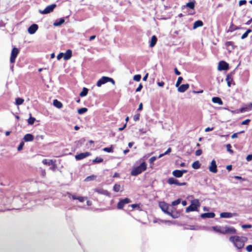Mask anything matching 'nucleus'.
Listing matches in <instances>:
<instances>
[{"mask_svg": "<svg viewBox=\"0 0 252 252\" xmlns=\"http://www.w3.org/2000/svg\"><path fill=\"white\" fill-rule=\"evenodd\" d=\"M229 241L239 250L242 249L245 243L248 241V238L244 236H239L237 235L231 236L229 238Z\"/></svg>", "mask_w": 252, "mask_h": 252, "instance_id": "obj_1", "label": "nucleus"}, {"mask_svg": "<svg viewBox=\"0 0 252 252\" xmlns=\"http://www.w3.org/2000/svg\"><path fill=\"white\" fill-rule=\"evenodd\" d=\"M212 229L216 232L220 233L222 234H235L237 233L236 229L232 226L225 225L221 226H214L212 227Z\"/></svg>", "mask_w": 252, "mask_h": 252, "instance_id": "obj_2", "label": "nucleus"}, {"mask_svg": "<svg viewBox=\"0 0 252 252\" xmlns=\"http://www.w3.org/2000/svg\"><path fill=\"white\" fill-rule=\"evenodd\" d=\"M146 169L147 164L145 161H142L139 166L134 168L131 170V175L134 176H137L146 170Z\"/></svg>", "mask_w": 252, "mask_h": 252, "instance_id": "obj_3", "label": "nucleus"}, {"mask_svg": "<svg viewBox=\"0 0 252 252\" xmlns=\"http://www.w3.org/2000/svg\"><path fill=\"white\" fill-rule=\"evenodd\" d=\"M200 203L198 199H194L191 202V204L188 206L186 209V213H189L191 211H197V208L199 207Z\"/></svg>", "mask_w": 252, "mask_h": 252, "instance_id": "obj_4", "label": "nucleus"}, {"mask_svg": "<svg viewBox=\"0 0 252 252\" xmlns=\"http://www.w3.org/2000/svg\"><path fill=\"white\" fill-rule=\"evenodd\" d=\"M108 82H110L113 84H115V81L112 78L107 76H103L97 81L96 85L97 87H100L102 85Z\"/></svg>", "mask_w": 252, "mask_h": 252, "instance_id": "obj_5", "label": "nucleus"}, {"mask_svg": "<svg viewBox=\"0 0 252 252\" xmlns=\"http://www.w3.org/2000/svg\"><path fill=\"white\" fill-rule=\"evenodd\" d=\"M57 6L56 4H52L47 6L43 10H39V12L42 14H47L52 12Z\"/></svg>", "mask_w": 252, "mask_h": 252, "instance_id": "obj_6", "label": "nucleus"}, {"mask_svg": "<svg viewBox=\"0 0 252 252\" xmlns=\"http://www.w3.org/2000/svg\"><path fill=\"white\" fill-rule=\"evenodd\" d=\"M159 206L161 210L166 214H170L171 210L168 204L165 202H161L159 204Z\"/></svg>", "mask_w": 252, "mask_h": 252, "instance_id": "obj_7", "label": "nucleus"}, {"mask_svg": "<svg viewBox=\"0 0 252 252\" xmlns=\"http://www.w3.org/2000/svg\"><path fill=\"white\" fill-rule=\"evenodd\" d=\"M130 202V200L128 198L121 199L117 204V209L119 210L123 209L126 204Z\"/></svg>", "mask_w": 252, "mask_h": 252, "instance_id": "obj_8", "label": "nucleus"}, {"mask_svg": "<svg viewBox=\"0 0 252 252\" xmlns=\"http://www.w3.org/2000/svg\"><path fill=\"white\" fill-rule=\"evenodd\" d=\"M19 50L16 47H14L11 51L10 62L11 63H14L15 62V59L18 54Z\"/></svg>", "mask_w": 252, "mask_h": 252, "instance_id": "obj_9", "label": "nucleus"}, {"mask_svg": "<svg viewBox=\"0 0 252 252\" xmlns=\"http://www.w3.org/2000/svg\"><path fill=\"white\" fill-rule=\"evenodd\" d=\"M90 155H91V154L90 152H86L85 153H81L75 155V158L77 160H80L87 158Z\"/></svg>", "mask_w": 252, "mask_h": 252, "instance_id": "obj_10", "label": "nucleus"}, {"mask_svg": "<svg viewBox=\"0 0 252 252\" xmlns=\"http://www.w3.org/2000/svg\"><path fill=\"white\" fill-rule=\"evenodd\" d=\"M38 29V26L36 24H33L30 26L28 29V32L31 34H33L35 33Z\"/></svg>", "mask_w": 252, "mask_h": 252, "instance_id": "obj_11", "label": "nucleus"}, {"mask_svg": "<svg viewBox=\"0 0 252 252\" xmlns=\"http://www.w3.org/2000/svg\"><path fill=\"white\" fill-rule=\"evenodd\" d=\"M228 68V64L227 63H226L224 61H220L218 65V70L221 71V70H227Z\"/></svg>", "mask_w": 252, "mask_h": 252, "instance_id": "obj_12", "label": "nucleus"}, {"mask_svg": "<svg viewBox=\"0 0 252 252\" xmlns=\"http://www.w3.org/2000/svg\"><path fill=\"white\" fill-rule=\"evenodd\" d=\"M237 216L236 213H231L230 212H222L220 214V217L222 218H230L233 217Z\"/></svg>", "mask_w": 252, "mask_h": 252, "instance_id": "obj_13", "label": "nucleus"}, {"mask_svg": "<svg viewBox=\"0 0 252 252\" xmlns=\"http://www.w3.org/2000/svg\"><path fill=\"white\" fill-rule=\"evenodd\" d=\"M209 169L210 171L212 173H216L217 172V171H218L216 161L214 159L212 160L211 163V165L210 166Z\"/></svg>", "mask_w": 252, "mask_h": 252, "instance_id": "obj_14", "label": "nucleus"}, {"mask_svg": "<svg viewBox=\"0 0 252 252\" xmlns=\"http://www.w3.org/2000/svg\"><path fill=\"white\" fill-rule=\"evenodd\" d=\"M225 45L227 48V50L229 52H231L232 50H234L235 48V46L234 45V42L232 41H227L225 43Z\"/></svg>", "mask_w": 252, "mask_h": 252, "instance_id": "obj_15", "label": "nucleus"}, {"mask_svg": "<svg viewBox=\"0 0 252 252\" xmlns=\"http://www.w3.org/2000/svg\"><path fill=\"white\" fill-rule=\"evenodd\" d=\"M189 88V84H182L178 87V91L180 93H184Z\"/></svg>", "mask_w": 252, "mask_h": 252, "instance_id": "obj_16", "label": "nucleus"}, {"mask_svg": "<svg viewBox=\"0 0 252 252\" xmlns=\"http://www.w3.org/2000/svg\"><path fill=\"white\" fill-rule=\"evenodd\" d=\"M200 216L202 219L213 218L215 216V214L213 212L205 213L202 214Z\"/></svg>", "mask_w": 252, "mask_h": 252, "instance_id": "obj_17", "label": "nucleus"}, {"mask_svg": "<svg viewBox=\"0 0 252 252\" xmlns=\"http://www.w3.org/2000/svg\"><path fill=\"white\" fill-rule=\"evenodd\" d=\"M33 135L30 133L26 134L23 138V139L25 142L32 141L33 140Z\"/></svg>", "mask_w": 252, "mask_h": 252, "instance_id": "obj_18", "label": "nucleus"}, {"mask_svg": "<svg viewBox=\"0 0 252 252\" xmlns=\"http://www.w3.org/2000/svg\"><path fill=\"white\" fill-rule=\"evenodd\" d=\"M94 190L95 192H97L99 194H103V195H105L107 196L109 195V192L106 190L103 189L97 188V189H95Z\"/></svg>", "mask_w": 252, "mask_h": 252, "instance_id": "obj_19", "label": "nucleus"}, {"mask_svg": "<svg viewBox=\"0 0 252 252\" xmlns=\"http://www.w3.org/2000/svg\"><path fill=\"white\" fill-rule=\"evenodd\" d=\"M167 183L169 185H176L177 186H179V182L177 179H175L173 177H170L168 178L167 180Z\"/></svg>", "mask_w": 252, "mask_h": 252, "instance_id": "obj_20", "label": "nucleus"}, {"mask_svg": "<svg viewBox=\"0 0 252 252\" xmlns=\"http://www.w3.org/2000/svg\"><path fill=\"white\" fill-rule=\"evenodd\" d=\"M72 56V51L71 50H67L65 54H63V58L65 60H68L71 58Z\"/></svg>", "mask_w": 252, "mask_h": 252, "instance_id": "obj_21", "label": "nucleus"}, {"mask_svg": "<svg viewBox=\"0 0 252 252\" xmlns=\"http://www.w3.org/2000/svg\"><path fill=\"white\" fill-rule=\"evenodd\" d=\"M212 101L214 103H218L219 105H222L223 102L221 98L219 97H213L212 99Z\"/></svg>", "mask_w": 252, "mask_h": 252, "instance_id": "obj_22", "label": "nucleus"}, {"mask_svg": "<svg viewBox=\"0 0 252 252\" xmlns=\"http://www.w3.org/2000/svg\"><path fill=\"white\" fill-rule=\"evenodd\" d=\"M64 22V19L63 18H61L58 20H57L53 24V25L55 27H59L63 24Z\"/></svg>", "mask_w": 252, "mask_h": 252, "instance_id": "obj_23", "label": "nucleus"}, {"mask_svg": "<svg viewBox=\"0 0 252 252\" xmlns=\"http://www.w3.org/2000/svg\"><path fill=\"white\" fill-rule=\"evenodd\" d=\"M203 25V23L201 20H197L195 21L193 26V29H196L198 27H202Z\"/></svg>", "mask_w": 252, "mask_h": 252, "instance_id": "obj_24", "label": "nucleus"}, {"mask_svg": "<svg viewBox=\"0 0 252 252\" xmlns=\"http://www.w3.org/2000/svg\"><path fill=\"white\" fill-rule=\"evenodd\" d=\"M195 0H192L190 2L187 3L184 7H189L191 9H193L195 7Z\"/></svg>", "mask_w": 252, "mask_h": 252, "instance_id": "obj_25", "label": "nucleus"}, {"mask_svg": "<svg viewBox=\"0 0 252 252\" xmlns=\"http://www.w3.org/2000/svg\"><path fill=\"white\" fill-rule=\"evenodd\" d=\"M172 175L176 178H180L183 176L180 170H175L172 172Z\"/></svg>", "mask_w": 252, "mask_h": 252, "instance_id": "obj_26", "label": "nucleus"}, {"mask_svg": "<svg viewBox=\"0 0 252 252\" xmlns=\"http://www.w3.org/2000/svg\"><path fill=\"white\" fill-rule=\"evenodd\" d=\"M157 41V37L155 35L152 36L151 39V41H150V46L151 47H154L156 45Z\"/></svg>", "mask_w": 252, "mask_h": 252, "instance_id": "obj_27", "label": "nucleus"}, {"mask_svg": "<svg viewBox=\"0 0 252 252\" xmlns=\"http://www.w3.org/2000/svg\"><path fill=\"white\" fill-rule=\"evenodd\" d=\"M240 29V28H239L238 27L236 26H235L233 24V23H232L231 24V25L230 26L229 29H228L227 30V32H233V31L236 30H238V29Z\"/></svg>", "mask_w": 252, "mask_h": 252, "instance_id": "obj_28", "label": "nucleus"}, {"mask_svg": "<svg viewBox=\"0 0 252 252\" xmlns=\"http://www.w3.org/2000/svg\"><path fill=\"white\" fill-rule=\"evenodd\" d=\"M53 105L58 108H61L63 107L62 103L57 99L53 100Z\"/></svg>", "mask_w": 252, "mask_h": 252, "instance_id": "obj_29", "label": "nucleus"}, {"mask_svg": "<svg viewBox=\"0 0 252 252\" xmlns=\"http://www.w3.org/2000/svg\"><path fill=\"white\" fill-rule=\"evenodd\" d=\"M200 163L199 161L197 160L193 162L192 164V167L193 169H197L200 167Z\"/></svg>", "mask_w": 252, "mask_h": 252, "instance_id": "obj_30", "label": "nucleus"}, {"mask_svg": "<svg viewBox=\"0 0 252 252\" xmlns=\"http://www.w3.org/2000/svg\"><path fill=\"white\" fill-rule=\"evenodd\" d=\"M42 163L45 165H50L54 164V161L52 159H44L42 160Z\"/></svg>", "mask_w": 252, "mask_h": 252, "instance_id": "obj_31", "label": "nucleus"}, {"mask_svg": "<svg viewBox=\"0 0 252 252\" xmlns=\"http://www.w3.org/2000/svg\"><path fill=\"white\" fill-rule=\"evenodd\" d=\"M168 215L170 216L173 219L178 218L180 216L179 213L177 212L174 213L172 210H171L170 214H168Z\"/></svg>", "mask_w": 252, "mask_h": 252, "instance_id": "obj_32", "label": "nucleus"}, {"mask_svg": "<svg viewBox=\"0 0 252 252\" xmlns=\"http://www.w3.org/2000/svg\"><path fill=\"white\" fill-rule=\"evenodd\" d=\"M72 198L74 200L77 199L80 202H83L85 200V197L82 196H78L77 197L75 195H72Z\"/></svg>", "mask_w": 252, "mask_h": 252, "instance_id": "obj_33", "label": "nucleus"}, {"mask_svg": "<svg viewBox=\"0 0 252 252\" xmlns=\"http://www.w3.org/2000/svg\"><path fill=\"white\" fill-rule=\"evenodd\" d=\"M88 92V89L86 88H83V90L80 93V96L81 97H84L87 95Z\"/></svg>", "mask_w": 252, "mask_h": 252, "instance_id": "obj_34", "label": "nucleus"}, {"mask_svg": "<svg viewBox=\"0 0 252 252\" xmlns=\"http://www.w3.org/2000/svg\"><path fill=\"white\" fill-rule=\"evenodd\" d=\"M96 178V176L95 175H92L87 177L85 179V181L88 182V181H92V180H94Z\"/></svg>", "mask_w": 252, "mask_h": 252, "instance_id": "obj_35", "label": "nucleus"}, {"mask_svg": "<svg viewBox=\"0 0 252 252\" xmlns=\"http://www.w3.org/2000/svg\"><path fill=\"white\" fill-rule=\"evenodd\" d=\"M252 32V30L251 29L247 30V31L242 35L241 39H244L247 38L248 36L249 33Z\"/></svg>", "mask_w": 252, "mask_h": 252, "instance_id": "obj_36", "label": "nucleus"}, {"mask_svg": "<svg viewBox=\"0 0 252 252\" xmlns=\"http://www.w3.org/2000/svg\"><path fill=\"white\" fill-rule=\"evenodd\" d=\"M24 99L22 98H20V97H18V98H17L16 99V104L17 105H21L23 102H24Z\"/></svg>", "mask_w": 252, "mask_h": 252, "instance_id": "obj_37", "label": "nucleus"}, {"mask_svg": "<svg viewBox=\"0 0 252 252\" xmlns=\"http://www.w3.org/2000/svg\"><path fill=\"white\" fill-rule=\"evenodd\" d=\"M88 111V109L85 107H83L78 110V113L79 114H83Z\"/></svg>", "mask_w": 252, "mask_h": 252, "instance_id": "obj_38", "label": "nucleus"}, {"mask_svg": "<svg viewBox=\"0 0 252 252\" xmlns=\"http://www.w3.org/2000/svg\"><path fill=\"white\" fill-rule=\"evenodd\" d=\"M121 189V186L119 184H115L113 187V190L115 192H119Z\"/></svg>", "mask_w": 252, "mask_h": 252, "instance_id": "obj_39", "label": "nucleus"}, {"mask_svg": "<svg viewBox=\"0 0 252 252\" xmlns=\"http://www.w3.org/2000/svg\"><path fill=\"white\" fill-rule=\"evenodd\" d=\"M103 159L101 158L96 157L93 160V163H100L103 161Z\"/></svg>", "mask_w": 252, "mask_h": 252, "instance_id": "obj_40", "label": "nucleus"}, {"mask_svg": "<svg viewBox=\"0 0 252 252\" xmlns=\"http://www.w3.org/2000/svg\"><path fill=\"white\" fill-rule=\"evenodd\" d=\"M183 80V77H179L178 78L177 81L176 82L175 86L176 87H178L180 86V85L181 84V83L182 82Z\"/></svg>", "mask_w": 252, "mask_h": 252, "instance_id": "obj_41", "label": "nucleus"}, {"mask_svg": "<svg viewBox=\"0 0 252 252\" xmlns=\"http://www.w3.org/2000/svg\"><path fill=\"white\" fill-rule=\"evenodd\" d=\"M103 150L108 153H111L113 152V147L112 146L110 147H106L103 148Z\"/></svg>", "mask_w": 252, "mask_h": 252, "instance_id": "obj_42", "label": "nucleus"}, {"mask_svg": "<svg viewBox=\"0 0 252 252\" xmlns=\"http://www.w3.org/2000/svg\"><path fill=\"white\" fill-rule=\"evenodd\" d=\"M35 120V119L34 118L30 117V118L28 120V122L29 125H32L34 123Z\"/></svg>", "mask_w": 252, "mask_h": 252, "instance_id": "obj_43", "label": "nucleus"}, {"mask_svg": "<svg viewBox=\"0 0 252 252\" xmlns=\"http://www.w3.org/2000/svg\"><path fill=\"white\" fill-rule=\"evenodd\" d=\"M141 76L140 74L135 75L133 77V80L136 81H139L141 80Z\"/></svg>", "mask_w": 252, "mask_h": 252, "instance_id": "obj_44", "label": "nucleus"}, {"mask_svg": "<svg viewBox=\"0 0 252 252\" xmlns=\"http://www.w3.org/2000/svg\"><path fill=\"white\" fill-rule=\"evenodd\" d=\"M181 202V199H178L172 202V206H176L179 204Z\"/></svg>", "mask_w": 252, "mask_h": 252, "instance_id": "obj_45", "label": "nucleus"}, {"mask_svg": "<svg viewBox=\"0 0 252 252\" xmlns=\"http://www.w3.org/2000/svg\"><path fill=\"white\" fill-rule=\"evenodd\" d=\"M227 150L230 153H233V151L231 150V146L230 144H228L226 145Z\"/></svg>", "mask_w": 252, "mask_h": 252, "instance_id": "obj_46", "label": "nucleus"}, {"mask_svg": "<svg viewBox=\"0 0 252 252\" xmlns=\"http://www.w3.org/2000/svg\"><path fill=\"white\" fill-rule=\"evenodd\" d=\"M24 145V143L23 142H20V144L19 145L17 150L18 151H20L23 149V146Z\"/></svg>", "mask_w": 252, "mask_h": 252, "instance_id": "obj_47", "label": "nucleus"}, {"mask_svg": "<svg viewBox=\"0 0 252 252\" xmlns=\"http://www.w3.org/2000/svg\"><path fill=\"white\" fill-rule=\"evenodd\" d=\"M152 154V153H150V154H147V155H145L144 156H143V158H141L140 159V160H142L143 161H144V160H145L146 159H147V158H148L150 156V155H151Z\"/></svg>", "mask_w": 252, "mask_h": 252, "instance_id": "obj_48", "label": "nucleus"}, {"mask_svg": "<svg viewBox=\"0 0 252 252\" xmlns=\"http://www.w3.org/2000/svg\"><path fill=\"white\" fill-rule=\"evenodd\" d=\"M157 158L156 157H152L149 159V162L150 164H153V162L157 159Z\"/></svg>", "mask_w": 252, "mask_h": 252, "instance_id": "obj_49", "label": "nucleus"}, {"mask_svg": "<svg viewBox=\"0 0 252 252\" xmlns=\"http://www.w3.org/2000/svg\"><path fill=\"white\" fill-rule=\"evenodd\" d=\"M242 227L243 229L245 228H251L252 227V225L251 224H243L242 225Z\"/></svg>", "mask_w": 252, "mask_h": 252, "instance_id": "obj_50", "label": "nucleus"}, {"mask_svg": "<svg viewBox=\"0 0 252 252\" xmlns=\"http://www.w3.org/2000/svg\"><path fill=\"white\" fill-rule=\"evenodd\" d=\"M202 153V151L201 149H198L195 152V155L196 156H200Z\"/></svg>", "mask_w": 252, "mask_h": 252, "instance_id": "obj_51", "label": "nucleus"}, {"mask_svg": "<svg viewBox=\"0 0 252 252\" xmlns=\"http://www.w3.org/2000/svg\"><path fill=\"white\" fill-rule=\"evenodd\" d=\"M246 250L248 252H252V245H249L246 247Z\"/></svg>", "mask_w": 252, "mask_h": 252, "instance_id": "obj_52", "label": "nucleus"}, {"mask_svg": "<svg viewBox=\"0 0 252 252\" xmlns=\"http://www.w3.org/2000/svg\"><path fill=\"white\" fill-rule=\"evenodd\" d=\"M139 117H140V114H137L136 115H135L134 116H133V120L134 121H137L138 120H139Z\"/></svg>", "mask_w": 252, "mask_h": 252, "instance_id": "obj_53", "label": "nucleus"}, {"mask_svg": "<svg viewBox=\"0 0 252 252\" xmlns=\"http://www.w3.org/2000/svg\"><path fill=\"white\" fill-rule=\"evenodd\" d=\"M142 88H143V86H142V84H141V83H140V84L139 85V86H138V87H137V88L136 89L135 91H136V92H140V91L142 90Z\"/></svg>", "mask_w": 252, "mask_h": 252, "instance_id": "obj_54", "label": "nucleus"}, {"mask_svg": "<svg viewBox=\"0 0 252 252\" xmlns=\"http://www.w3.org/2000/svg\"><path fill=\"white\" fill-rule=\"evenodd\" d=\"M246 160L248 161H250L252 160V154L248 155L246 157Z\"/></svg>", "mask_w": 252, "mask_h": 252, "instance_id": "obj_55", "label": "nucleus"}, {"mask_svg": "<svg viewBox=\"0 0 252 252\" xmlns=\"http://www.w3.org/2000/svg\"><path fill=\"white\" fill-rule=\"evenodd\" d=\"M250 122V120L249 119L245 120V121H243L242 123V125H247L249 124Z\"/></svg>", "mask_w": 252, "mask_h": 252, "instance_id": "obj_56", "label": "nucleus"}, {"mask_svg": "<svg viewBox=\"0 0 252 252\" xmlns=\"http://www.w3.org/2000/svg\"><path fill=\"white\" fill-rule=\"evenodd\" d=\"M63 57V53H60V54H59L57 57V58L58 60H60V59H61Z\"/></svg>", "mask_w": 252, "mask_h": 252, "instance_id": "obj_57", "label": "nucleus"}, {"mask_svg": "<svg viewBox=\"0 0 252 252\" xmlns=\"http://www.w3.org/2000/svg\"><path fill=\"white\" fill-rule=\"evenodd\" d=\"M247 3V1L246 0H241L239 2V5L240 6H242L244 4H245Z\"/></svg>", "mask_w": 252, "mask_h": 252, "instance_id": "obj_58", "label": "nucleus"}, {"mask_svg": "<svg viewBox=\"0 0 252 252\" xmlns=\"http://www.w3.org/2000/svg\"><path fill=\"white\" fill-rule=\"evenodd\" d=\"M214 127H208L205 128V132H209V131L213 130L214 129Z\"/></svg>", "mask_w": 252, "mask_h": 252, "instance_id": "obj_59", "label": "nucleus"}, {"mask_svg": "<svg viewBox=\"0 0 252 252\" xmlns=\"http://www.w3.org/2000/svg\"><path fill=\"white\" fill-rule=\"evenodd\" d=\"M232 80V79L231 77V75L228 74L226 76V81L227 82V81H231Z\"/></svg>", "mask_w": 252, "mask_h": 252, "instance_id": "obj_60", "label": "nucleus"}, {"mask_svg": "<svg viewBox=\"0 0 252 252\" xmlns=\"http://www.w3.org/2000/svg\"><path fill=\"white\" fill-rule=\"evenodd\" d=\"M174 72L177 75H179L181 74V72L177 69V68H174Z\"/></svg>", "mask_w": 252, "mask_h": 252, "instance_id": "obj_61", "label": "nucleus"}, {"mask_svg": "<svg viewBox=\"0 0 252 252\" xmlns=\"http://www.w3.org/2000/svg\"><path fill=\"white\" fill-rule=\"evenodd\" d=\"M158 85L159 87H162L164 86V83L163 81L158 82Z\"/></svg>", "mask_w": 252, "mask_h": 252, "instance_id": "obj_62", "label": "nucleus"}, {"mask_svg": "<svg viewBox=\"0 0 252 252\" xmlns=\"http://www.w3.org/2000/svg\"><path fill=\"white\" fill-rule=\"evenodd\" d=\"M171 151V149L170 148H169L166 152H165L163 154L164 155H167L169 154Z\"/></svg>", "mask_w": 252, "mask_h": 252, "instance_id": "obj_63", "label": "nucleus"}, {"mask_svg": "<svg viewBox=\"0 0 252 252\" xmlns=\"http://www.w3.org/2000/svg\"><path fill=\"white\" fill-rule=\"evenodd\" d=\"M142 108H143V104L142 103H141L139 105V107H138V108L137 109L138 111H141L142 110Z\"/></svg>", "mask_w": 252, "mask_h": 252, "instance_id": "obj_64", "label": "nucleus"}]
</instances>
